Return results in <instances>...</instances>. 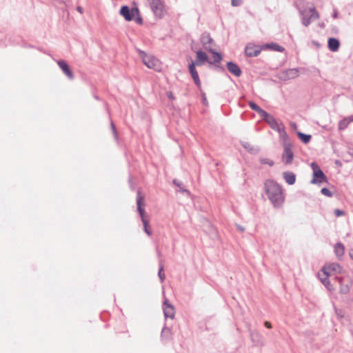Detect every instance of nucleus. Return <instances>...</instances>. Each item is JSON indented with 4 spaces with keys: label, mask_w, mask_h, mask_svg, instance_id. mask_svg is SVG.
<instances>
[{
    "label": "nucleus",
    "mask_w": 353,
    "mask_h": 353,
    "mask_svg": "<svg viewBox=\"0 0 353 353\" xmlns=\"http://www.w3.org/2000/svg\"><path fill=\"white\" fill-rule=\"evenodd\" d=\"M202 101L204 105H208V103L205 93H202Z\"/></svg>",
    "instance_id": "36"
},
{
    "label": "nucleus",
    "mask_w": 353,
    "mask_h": 353,
    "mask_svg": "<svg viewBox=\"0 0 353 353\" xmlns=\"http://www.w3.org/2000/svg\"><path fill=\"white\" fill-rule=\"evenodd\" d=\"M259 334L258 332H250V336H251V339L252 341H254V337L255 336H259Z\"/></svg>",
    "instance_id": "37"
},
{
    "label": "nucleus",
    "mask_w": 353,
    "mask_h": 353,
    "mask_svg": "<svg viewBox=\"0 0 353 353\" xmlns=\"http://www.w3.org/2000/svg\"><path fill=\"white\" fill-rule=\"evenodd\" d=\"M299 76V70L297 68H291L283 72L281 79L284 81L292 79Z\"/></svg>",
    "instance_id": "14"
},
{
    "label": "nucleus",
    "mask_w": 353,
    "mask_h": 353,
    "mask_svg": "<svg viewBox=\"0 0 353 353\" xmlns=\"http://www.w3.org/2000/svg\"><path fill=\"white\" fill-rule=\"evenodd\" d=\"M157 254H158V256H159V257H161V254L160 253V252H159V251H158V252H157Z\"/></svg>",
    "instance_id": "50"
},
{
    "label": "nucleus",
    "mask_w": 353,
    "mask_h": 353,
    "mask_svg": "<svg viewBox=\"0 0 353 353\" xmlns=\"http://www.w3.org/2000/svg\"><path fill=\"white\" fill-rule=\"evenodd\" d=\"M209 52L213 54L214 61H208V63L210 64H219L221 61L222 60V55L220 53L215 52L213 49H212V51H209Z\"/></svg>",
    "instance_id": "23"
},
{
    "label": "nucleus",
    "mask_w": 353,
    "mask_h": 353,
    "mask_svg": "<svg viewBox=\"0 0 353 353\" xmlns=\"http://www.w3.org/2000/svg\"><path fill=\"white\" fill-rule=\"evenodd\" d=\"M143 197L141 195V192L139 190L137 192V210L141 217V221H142V223H143V225L144 227L145 232L148 235L150 236L152 232H151L150 230L148 229L149 221L147 219H145L144 217L145 211H144V209L142 208V205L143 204Z\"/></svg>",
    "instance_id": "3"
},
{
    "label": "nucleus",
    "mask_w": 353,
    "mask_h": 353,
    "mask_svg": "<svg viewBox=\"0 0 353 353\" xmlns=\"http://www.w3.org/2000/svg\"><path fill=\"white\" fill-rule=\"evenodd\" d=\"M168 97H169L170 99H172L174 98V97H173V95H172V94L171 92H170V93L168 94Z\"/></svg>",
    "instance_id": "49"
},
{
    "label": "nucleus",
    "mask_w": 353,
    "mask_h": 353,
    "mask_svg": "<svg viewBox=\"0 0 353 353\" xmlns=\"http://www.w3.org/2000/svg\"><path fill=\"white\" fill-rule=\"evenodd\" d=\"M249 105L251 108V109L256 111L260 115L261 117H262L263 114H265V113L266 112V111L261 108L258 105H256L253 101H250Z\"/></svg>",
    "instance_id": "22"
},
{
    "label": "nucleus",
    "mask_w": 353,
    "mask_h": 353,
    "mask_svg": "<svg viewBox=\"0 0 353 353\" xmlns=\"http://www.w3.org/2000/svg\"><path fill=\"white\" fill-rule=\"evenodd\" d=\"M278 132H279L280 137L283 140V144L292 143L291 141H290V139H289V137H288L287 132L284 130L283 126L281 128V131H279Z\"/></svg>",
    "instance_id": "26"
},
{
    "label": "nucleus",
    "mask_w": 353,
    "mask_h": 353,
    "mask_svg": "<svg viewBox=\"0 0 353 353\" xmlns=\"http://www.w3.org/2000/svg\"><path fill=\"white\" fill-rule=\"evenodd\" d=\"M111 128H112L113 133L116 136L117 135V131H116L115 126H114V123L112 122L111 123Z\"/></svg>",
    "instance_id": "40"
},
{
    "label": "nucleus",
    "mask_w": 353,
    "mask_h": 353,
    "mask_svg": "<svg viewBox=\"0 0 353 353\" xmlns=\"http://www.w3.org/2000/svg\"><path fill=\"white\" fill-rule=\"evenodd\" d=\"M323 274L325 276L321 279V281L323 283V284L328 288V285L330 284V281L327 278L328 273L325 270H323Z\"/></svg>",
    "instance_id": "30"
},
{
    "label": "nucleus",
    "mask_w": 353,
    "mask_h": 353,
    "mask_svg": "<svg viewBox=\"0 0 353 353\" xmlns=\"http://www.w3.org/2000/svg\"><path fill=\"white\" fill-rule=\"evenodd\" d=\"M350 256L352 259H353V249L350 251Z\"/></svg>",
    "instance_id": "47"
},
{
    "label": "nucleus",
    "mask_w": 353,
    "mask_h": 353,
    "mask_svg": "<svg viewBox=\"0 0 353 353\" xmlns=\"http://www.w3.org/2000/svg\"><path fill=\"white\" fill-rule=\"evenodd\" d=\"M345 248L342 243H337L334 246V252L337 256H342L344 254Z\"/></svg>",
    "instance_id": "25"
},
{
    "label": "nucleus",
    "mask_w": 353,
    "mask_h": 353,
    "mask_svg": "<svg viewBox=\"0 0 353 353\" xmlns=\"http://www.w3.org/2000/svg\"><path fill=\"white\" fill-rule=\"evenodd\" d=\"M154 14L158 18H162L165 13V3L163 0H147Z\"/></svg>",
    "instance_id": "4"
},
{
    "label": "nucleus",
    "mask_w": 353,
    "mask_h": 353,
    "mask_svg": "<svg viewBox=\"0 0 353 353\" xmlns=\"http://www.w3.org/2000/svg\"><path fill=\"white\" fill-rule=\"evenodd\" d=\"M136 21H137V23H138L139 24H142V23H143V20H142L141 17H138L136 19Z\"/></svg>",
    "instance_id": "42"
},
{
    "label": "nucleus",
    "mask_w": 353,
    "mask_h": 353,
    "mask_svg": "<svg viewBox=\"0 0 353 353\" xmlns=\"http://www.w3.org/2000/svg\"><path fill=\"white\" fill-rule=\"evenodd\" d=\"M297 135L299 137V138L303 141V143H307L310 142L311 138H312V136L310 135V134H305L304 133H302L301 132H299L297 133Z\"/></svg>",
    "instance_id": "28"
},
{
    "label": "nucleus",
    "mask_w": 353,
    "mask_h": 353,
    "mask_svg": "<svg viewBox=\"0 0 353 353\" xmlns=\"http://www.w3.org/2000/svg\"><path fill=\"white\" fill-rule=\"evenodd\" d=\"M158 276L161 280V282H163L165 279V275L164 273V266H163L162 260L159 261V269Z\"/></svg>",
    "instance_id": "27"
},
{
    "label": "nucleus",
    "mask_w": 353,
    "mask_h": 353,
    "mask_svg": "<svg viewBox=\"0 0 353 353\" xmlns=\"http://www.w3.org/2000/svg\"><path fill=\"white\" fill-rule=\"evenodd\" d=\"M283 178L286 183L289 185L294 184L296 181V175L292 172H284L283 173Z\"/></svg>",
    "instance_id": "20"
},
{
    "label": "nucleus",
    "mask_w": 353,
    "mask_h": 353,
    "mask_svg": "<svg viewBox=\"0 0 353 353\" xmlns=\"http://www.w3.org/2000/svg\"><path fill=\"white\" fill-rule=\"evenodd\" d=\"M170 334V330L164 327L161 331V337H168Z\"/></svg>",
    "instance_id": "32"
},
{
    "label": "nucleus",
    "mask_w": 353,
    "mask_h": 353,
    "mask_svg": "<svg viewBox=\"0 0 353 353\" xmlns=\"http://www.w3.org/2000/svg\"><path fill=\"white\" fill-rule=\"evenodd\" d=\"M201 43L203 48L207 51H212L211 44L213 43V39L208 32H204L201 34L200 38Z\"/></svg>",
    "instance_id": "11"
},
{
    "label": "nucleus",
    "mask_w": 353,
    "mask_h": 353,
    "mask_svg": "<svg viewBox=\"0 0 353 353\" xmlns=\"http://www.w3.org/2000/svg\"><path fill=\"white\" fill-rule=\"evenodd\" d=\"M266 47L268 48L272 49L277 52H283L284 50V48L282 46H281L276 43H273L271 44H267Z\"/></svg>",
    "instance_id": "29"
},
{
    "label": "nucleus",
    "mask_w": 353,
    "mask_h": 353,
    "mask_svg": "<svg viewBox=\"0 0 353 353\" xmlns=\"http://www.w3.org/2000/svg\"><path fill=\"white\" fill-rule=\"evenodd\" d=\"M236 229H237L239 231H240V232H244V228H243V227H242V226H241L240 225H236Z\"/></svg>",
    "instance_id": "41"
},
{
    "label": "nucleus",
    "mask_w": 353,
    "mask_h": 353,
    "mask_svg": "<svg viewBox=\"0 0 353 353\" xmlns=\"http://www.w3.org/2000/svg\"><path fill=\"white\" fill-rule=\"evenodd\" d=\"M57 64L60 67V68L62 70L63 73L70 79H74V74L70 70V68L68 65V63L64 60H59L57 61Z\"/></svg>",
    "instance_id": "15"
},
{
    "label": "nucleus",
    "mask_w": 353,
    "mask_h": 353,
    "mask_svg": "<svg viewBox=\"0 0 353 353\" xmlns=\"http://www.w3.org/2000/svg\"><path fill=\"white\" fill-rule=\"evenodd\" d=\"M301 14L302 16V23L306 27L310 24L311 21L319 18V14L314 7L310 8L308 11H301Z\"/></svg>",
    "instance_id": "6"
},
{
    "label": "nucleus",
    "mask_w": 353,
    "mask_h": 353,
    "mask_svg": "<svg viewBox=\"0 0 353 353\" xmlns=\"http://www.w3.org/2000/svg\"><path fill=\"white\" fill-rule=\"evenodd\" d=\"M332 17L333 18L336 19L338 17V12L336 10H334V12H333V14H332Z\"/></svg>",
    "instance_id": "46"
},
{
    "label": "nucleus",
    "mask_w": 353,
    "mask_h": 353,
    "mask_svg": "<svg viewBox=\"0 0 353 353\" xmlns=\"http://www.w3.org/2000/svg\"><path fill=\"white\" fill-rule=\"evenodd\" d=\"M137 52L141 58L143 63L150 69L155 71H160L161 70V61L153 55H148L144 51L137 49Z\"/></svg>",
    "instance_id": "2"
},
{
    "label": "nucleus",
    "mask_w": 353,
    "mask_h": 353,
    "mask_svg": "<svg viewBox=\"0 0 353 353\" xmlns=\"http://www.w3.org/2000/svg\"><path fill=\"white\" fill-rule=\"evenodd\" d=\"M261 51V48L259 46L248 44L245 49L246 56L250 57H256Z\"/></svg>",
    "instance_id": "13"
},
{
    "label": "nucleus",
    "mask_w": 353,
    "mask_h": 353,
    "mask_svg": "<svg viewBox=\"0 0 353 353\" xmlns=\"http://www.w3.org/2000/svg\"><path fill=\"white\" fill-rule=\"evenodd\" d=\"M227 68L228 71L236 77H240L241 74V70L239 65L234 62L229 61L227 63Z\"/></svg>",
    "instance_id": "17"
},
{
    "label": "nucleus",
    "mask_w": 353,
    "mask_h": 353,
    "mask_svg": "<svg viewBox=\"0 0 353 353\" xmlns=\"http://www.w3.org/2000/svg\"><path fill=\"white\" fill-rule=\"evenodd\" d=\"M163 310L165 318L174 319L175 315L174 307L167 299H165L163 303Z\"/></svg>",
    "instance_id": "10"
},
{
    "label": "nucleus",
    "mask_w": 353,
    "mask_h": 353,
    "mask_svg": "<svg viewBox=\"0 0 353 353\" xmlns=\"http://www.w3.org/2000/svg\"><path fill=\"white\" fill-rule=\"evenodd\" d=\"M328 48L332 52H336L340 46L339 41L336 38H330L327 42Z\"/></svg>",
    "instance_id": "19"
},
{
    "label": "nucleus",
    "mask_w": 353,
    "mask_h": 353,
    "mask_svg": "<svg viewBox=\"0 0 353 353\" xmlns=\"http://www.w3.org/2000/svg\"><path fill=\"white\" fill-rule=\"evenodd\" d=\"M196 60L195 64L198 65H201L204 64L205 62H208V57L207 54L202 51V50H198L196 51Z\"/></svg>",
    "instance_id": "18"
},
{
    "label": "nucleus",
    "mask_w": 353,
    "mask_h": 353,
    "mask_svg": "<svg viewBox=\"0 0 353 353\" xmlns=\"http://www.w3.org/2000/svg\"><path fill=\"white\" fill-rule=\"evenodd\" d=\"M173 183H174L175 185L178 186L179 188L181 187V182H179V181H178L176 179H174V180H173Z\"/></svg>",
    "instance_id": "39"
},
{
    "label": "nucleus",
    "mask_w": 353,
    "mask_h": 353,
    "mask_svg": "<svg viewBox=\"0 0 353 353\" xmlns=\"http://www.w3.org/2000/svg\"><path fill=\"white\" fill-rule=\"evenodd\" d=\"M264 188L268 199L274 207H281L284 201L281 187L274 181L268 179L264 183Z\"/></svg>",
    "instance_id": "1"
},
{
    "label": "nucleus",
    "mask_w": 353,
    "mask_h": 353,
    "mask_svg": "<svg viewBox=\"0 0 353 353\" xmlns=\"http://www.w3.org/2000/svg\"><path fill=\"white\" fill-rule=\"evenodd\" d=\"M353 121V116L345 117L341 120L339 123V130L342 131L345 130L348 125Z\"/></svg>",
    "instance_id": "21"
},
{
    "label": "nucleus",
    "mask_w": 353,
    "mask_h": 353,
    "mask_svg": "<svg viewBox=\"0 0 353 353\" xmlns=\"http://www.w3.org/2000/svg\"><path fill=\"white\" fill-rule=\"evenodd\" d=\"M283 147V152L281 156L283 162L286 165H290L292 163L294 159V152L292 151V144L285 143L282 144Z\"/></svg>",
    "instance_id": "7"
},
{
    "label": "nucleus",
    "mask_w": 353,
    "mask_h": 353,
    "mask_svg": "<svg viewBox=\"0 0 353 353\" xmlns=\"http://www.w3.org/2000/svg\"><path fill=\"white\" fill-rule=\"evenodd\" d=\"M120 14L126 21H130L132 20L133 17L136 14L138 15L139 14V10L137 7L132 8L131 10H130L128 6H123L120 10Z\"/></svg>",
    "instance_id": "8"
},
{
    "label": "nucleus",
    "mask_w": 353,
    "mask_h": 353,
    "mask_svg": "<svg viewBox=\"0 0 353 353\" xmlns=\"http://www.w3.org/2000/svg\"><path fill=\"white\" fill-rule=\"evenodd\" d=\"M340 292L342 294H347L352 287V281L346 277L339 278Z\"/></svg>",
    "instance_id": "12"
},
{
    "label": "nucleus",
    "mask_w": 353,
    "mask_h": 353,
    "mask_svg": "<svg viewBox=\"0 0 353 353\" xmlns=\"http://www.w3.org/2000/svg\"><path fill=\"white\" fill-rule=\"evenodd\" d=\"M231 3L232 6H239L242 3V0H231Z\"/></svg>",
    "instance_id": "35"
},
{
    "label": "nucleus",
    "mask_w": 353,
    "mask_h": 353,
    "mask_svg": "<svg viewBox=\"0 0 353 353\" xmlns=\"http://www.w3.org/2000/svg\"><path fill=\"white\" fill-rule=\"evenodd\" d=\"M180 191L182 192H185V193H187L188 194H190L189 191L187 190L186 189H184L183 188L181 187L180 188Z\"/></svg>",
    "instance_id": "44"
},
{
    "label": "nucleus",
    "mask_w": 353,
    "mask_h": 353,
    "mask_svg": "<svg viewBox=\"0 0 353 353\" xmlns=\"http://www.w3.org/2000/svg\"><path fill=\"white\" fill-rule=\"evenodd\" d=\"M332 270H336L338 268H339V265L338 264H336V263H333L332 265H330V266Z\"/></svg>",
    "instance_id": "38"
},
{
    "label": "nucleus",
    "mask_w": 353,
    "mask_h": 353,
    "mask_svg": "<svg viewBox=\"0 0 353 353\" xmlns=\"http://www.w3.org/2000/svg\"><path fill=\"white\" fill-rule=\"evenodd\" d=\"M264 325L268 328H271L272 327L271 323L270 322H268V321H265L264 323Z\"/></svg>",
    "instance_id": "43"
},
{
    "label": "nucleus",
    "mask_w": 353,
    "mask_h": 353,
    "mask_svg": "<svg viewBox=\"0 0 353 353\" xmlns=\"http://www.w3.org/2000/svg\"><path fill=\"white\" fill-rule=\"evenodd\" d=\"M311 168L313 170V178L311 181V183L321 184L323 182H327V176L316 163H312Z\"/></svg>",
    "instance_id": "5"
},
{
    "label": "nucleus",
    "mask_w": 353,
    "mask_h": 353,
    "mask_svg": "<svg viewBox=\"0 0 353 353\" xmlns=\"http://www.w3.org/2000/svg\"><path fill=\"white\" fill-rule=\"evenodd\" d=\"M77 11H78V12H79L81 14H82V13H83V8H82V7H81V6H78V7L77 8Z\"/></svg>",
    "instance_id": "45"
},
{
    "label": "nucleus",
    "mask_w": 353,
    "mask_h": 353,
    "mask_svg": "<svg viewBox=\"0 0 353 353\" xmlns=\"http://www.w3.org/2000/svg\"><path fill=\"white\" fill-rule=\"evenodd\" d=\"M189 70H190V74H191L192 79H194V83L199 88H200L201 87V81L199 79L198 72L196 70L195 63L194 62H192L191 63L189 64Z\"/></svg>",
    "instance_id": "16"
},
{
    "label": "nucleus",
    "mask_w": 353,
    "mask_h": 353,
    "mask_svg": "<svg viewBox=\"0 0 353 353\" xmlns=\"http://www.w3.org/2000/svg\"><path fill=\"white\" fill-rule=\"evenodd\" d=\"M334 213L336 216H341L345 214V212L339 209L334 210Z\"/></svg>",
    "instance_id": "34"
},
{
    "label": "nucleus",
    "mask_w": 353,
    "mask_h": 353,
    "mask_svg": "<svg viewBox=\"0 0 353 353\" xmlns=\"http://www.w3.org/2000/svg\"><path fill=\"white\" fill-rule=\"evenodd\" d=\"M321 192L325 195V196H329V197H331L332 196V192L330 191V190H328L327 188H323L321 189Z\"/></svg>",
    "instance_id": "33"
},
{
    "label": "nucleus",
    "mask_w": 353,
    "mask_h": 353,
    "mask_svg": "<svg viewBox=\"0 0 353 353\" xmlns=\"http://www.w3.org/2000/svg\"><path fill=\"white\" fill-rule=\"evenodd\" d=\"M214 231V236L213 238L217 237V232L215 229H213Z\"/></svg>",
    "instance_id": "48"
},
{
    "label": "nucleus",
    "mask_w": 353,
    "mask_h": 353,
    "mask_svg": "<svg viewBox=\"0 0 353 353\" xmlns=\"http://www.w3.org/2000/svg\"><path fill=\"white\" fill-rule=\"evenodd\" d=\"M243 147L246 149L248 152L255 154L259 152V148L256 146L252 145L248 142H243L242 143Z\"/></svg>",
    "instance_id": "24"
},
{
    "label": "nucleus",
    "mask_w": 353,
    "mask_h": 353,
    "mask_svg": "<svg viewBox=\"0 0 353 353\" xmlns=\"http://www.w3.org/2000/svg\"><path fill=\"white\" fill-rule=\"evenodd\" d=\"M260 163L261 164H267V165H269L270 166H273L274 165V161L270 159H268V158H261L260 159Z\"/></svg>",
    "instance_id": "31"
},
{
    "label": "nucleus",
    "mask_w": 353,
    "mask_h": 353,
    "mask_svg": "<svg viewBox=\"0 0 353 353\" xmlns=\"http://www.w3.org/2000/svg\"><path fill=\"white\" fill-rule=\"evenodd\" d=\"M265 122L268 123L270 127L277 132L281 131V128L283 126L279 124L277 121L267 112L261 117Z\"/></svg>",
    "instance_id": "9"
}]
</instances>
